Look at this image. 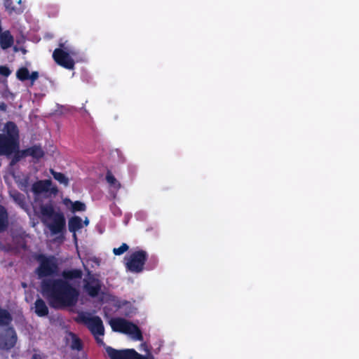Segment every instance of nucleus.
Instances as JSON below:
<instances>
[{"label":"nucleus","mask_w":359,"mask_h":359,"mask_svg":"<svg viewBox=\"0 0 359 359\" xmlns=\"http://www.w3.org/2000/svg\"><path fill=\"white\" fill-rule=\"evenodd\" d=\"M15 35L12 34L9 30L1 32L0 45H14Z\"/></svg>","instance_id":"2eb2a0df"},{"label":"nucleus","mask_w":359,"mask_h":359,"mask_svg":"<svg viewBox=\"0 0 359 359\" xmlns=\"http://www.w3.org/2000/svg\"><path fill=\"white\" fill-rule=\"evenodd\" d=\"M129 247L126 243H123L119 248H114L113 252L116 255H121L128 250Z\"/></svg>","instance_id":"a878e982"},{"label":"nucleus","mask_w":359,"mask_h":359,"mask_svg":"<svg viewBox=\"0 0 359 359\" xmlns=\"http://www.w3.org/2000/svg\"><path fill=\"white\" fill-rule=\"evenodd\" d=\"M39 77V74L37 72H33L30 75L29 74V79L34 82Z\"/></svg>","instance_id":"c85d7f7f"},{"label":"nucleus","mask_w":359,"mask_h":359,"mask_svg":"<svg viewBox=\"0 0 359 359\" xmlns=\"http://www.w3.org/2000/svg\"><path fill=\"white\" fill-rule=\"evenodd\" d=\"M83 224H84V225H85V226L88 225V224H89V220H88V219L87 217H86V218H85V220H84V222H83Z\"/></svg>","instance_id":"473e14b6"},{"label":"nucleus","mask_w":359,"mask_h":359,"mask_svg":"<svg viewBox=\"0 0 359 359\" xmlns=\"http://www.w3.org/2000/svg\"><path fill=\"white\" fill-rule=\"evenodd\" d=\"M109 324L115 332L128 334L134 340H142V334L139 327L124 318H112L110 320Z\"/></svg>","instance_id":"423d86ee"},{"label":"nucleus","mask_w":359,"mask_h":359,"mask_svg":"<svg viewBox=\"0 0 359 359\" xmlns=\"http://www.w3.org/2000/svg\"><path fill=\"white\" fill-rule=\"evenodd\" d=\"M27 187V180H25V182H20V188L22 191H26Z\"/></svg>","instance_id":"c756f323"},{"label":"nucleus","mask_w":359,"mask_h":359,"mask_svg":"<svg viewBox=\"0 0 359 359\" xmlns=\"http://www.w3.org/2000/svg\"><path fill=\"white\" fill-rule=\"evenodd\" d=\"M27 154L33 156L35 158H40L43 156V151L39 147H33L27 151Z\"/></svg>","instance_id":"4be33fe9"},{"label":"nucleus","mask_w":359,"mask_h":359,"mask_svg":"<svg viewBox=\"0 0 359 359\" xmlns=\"http://www.w3.org/2000/svg\"><path fill=\"white\" fill-rule=\"evenodd\" d=\"M36 259L39 266L35 272L39 278L55 276L58 273V262L55 257L39 255Z\"/></svg>","instance_id":"39448f33"},{"label":"nucleus","mask_w":359,"mask_h":359,"mask_svg":"<svg viewBox=\"0 0 359 359\" xmlns=\"http://www.w3.org/2000/svg\"><path fill=\"white\" fill-rule=\"evenodd\" d=\"M6 134H0V155H10L18 150V129L13 122L4 127Z\"/></svg>","instance_id":"7ed1b4c3"},{"label":"nucleus","mask_w":359,"mask_h":359,"mask_svg":"<svg viewBox=\"0 0 359 359\" xmlns=\"http://www.w3.org/2000/svg\"><path fill=\"white\" fill-rule=\"evenodd\" d=\"M32 359H41V358L40 355H39V354H34V355L32 356Z\"/></svg>","instance_id":"2f4dec72"},{"label":"nucleus","mask_w":359,"mask_h":359,"mask_svg":"<svg viewBox=\"0 0 359 359\" xmlns=\"http://www.w3.org/2000/svg\"><path fill=\"white\" fill-rule=\"evenodd\" d=\"M106 180L107 182L110 184L111 187L113 188L116 191L120 189V183L116 180V179L113 176V175L111 172H107Z\"/></svg>","instance_id":"aec40b11"},{"label":"nucleus","mask_w":359,"mask_h":359,"mask_svg":"<svg viewBox=\"0 0 359 359\" xmlns=\"http://www.w3.org/2000/svg\"><path fill=\"white\" fill-rule=\"evenodd\" d=\"M53 57L57 64L66 69H72L74 67V61L71 55L61 48L55 49Z\"/></svg>","instance_id":"1a4fd4ad"},{"label":"nucleus","mask_w":359,"mask_h":359,"mask_svg":"<svg viewBox=\"0 0 359 359\" xmlns=\"http://www.w3.org/2000/svg\"><path fill=\"white\" fill-rule=\"evenodd\" d=\"M0 109L1 111H6V105L4 103H0Z\"/></svg>","instance_id":"7c9ffc66"},{"label":"nucleus","mask_w":359,"mask_h":359,"mask_svg":"<svg viewBox=\"0 0 359 359\" xmlns=\"http://www.w3.org/2000/svg\"><path fill=\"white\" fill-rule=\"evenodd\" d=\"M17 341L15 332L12 328L6 330L4 334L0 335V348L10 349L14 346Z\"/></svg>","instance_id":"9d476101"},{"label":"nucleus","mask_w":359,"mask_h":359,"mask_svg":"<svg viewBox=\"0 0 359 359\" xmlns=\"http://www.w3.org/2000/svg\"><path fill=\"white\" fill-rule=\"evenodd\" d=\"M11 196L22 209H25V198L20 193L13 191L11 192Z\"/></svg>","instance_id":"a211bd4d"},{"label":"nucleus","mask_w":359,"mask_h":359,"mask_svg":"<svg viewBox=\"0 0 359 359\" xmlns=\"http://www.w3.org/2000/svg\"><path fill=\"white\" fill-rule=\"evenodd\" d=\"M10 74H11V71L7 67H5V66L0 67V74L3 75L4 76H8V75H10Z\"/></svg>","instance_id":"cd10ccee"},{"label":"nucleus","mask_w":359,"mask_h":359,"mask_svg":"<svg viewBox=\"0 0 359 359\" xmlns=\"http://www.w3.org/2000/svg\"><path fill=\"white\" fill-rule=\"evenodd\" d=\"M83 224L81 217L75 216L69 220V230L74 233V237L76 239L75 232L83 228Z\"/></svg>","instance_id":"4468645a"},{"label":"nucleus","mask_w":359,"mask_h":359,"mask_svg":"<svg viewBox=\"0 0 359 359\" xmlns=\"http://www.w3.org/2000/svg\"><path fill=\"white\" fill-rule=\"evenodd\" d=\"M35 312L39 316H46L48 313V309L46 303L41 299L35 302Z\"/></svg>","instance_id":"f3484780"},{"label":"nucleus","mask_w":359,"mask_h":359,"mask_svg":"<svg viewBox=\"0 0 359 359\" xmlns=\"http://www.w3.org/2000/svg\"><path fill=\"white\" fill-rule=\"evenodd\" d=\"M76 320L84 323L95 336L97 343L103 344L101 337L104 335V326L102 320L90 313L81 312L78 314Z\"/></svg>","instance_id":"20e7f679"},{"label":"nucleus","mask_w":359,"mask_h":359,"mask_svg":"<svg viewBox=\"0 0 359 359\" xmlns=\"http://www.w3.org/2000/svg\"><path fill=\"white\" fill-rule=\"evenodd\" d=\"M13 3L11 0H6V9L10 13H16V14H20L23 12V10L21 8H16L15 6H13Z\"/></svg>","instance_id":"b1692460"},{"label":"nucleus","mask_w":359,"mask_h":359,"mask_svg":"<svg viewBox=\"0 0 359 359\" xmlns=\"http://www.w3.org/2000/svg\"><path fill=\"white\" fill-rule=\"evenodd\" d=\"M67 344L73 350L79 351L82 348L81 340L72 332H67L65 335Z\"/></svg>","instance_id":"ddd939ff"},{"label":"nucleus","mask_w":359,"mask_h":359,"mask_svg":"<svg viewBox=\"0 0 359 359\" xmlns=\"http://www.w3.org/2000/svg\"><path fill=\"white\" fill-rule=\"evenodd\" d=\"M50 180H40L32 185V190L36 196L47 193L50 188Z\"/></svg>","instance_id":"f8f14e48"},{"label":"nucleus","mask_w":359,"mask_h":359,"mask_svg":"<svg viewBox=\"0 0 359 359\" xmlns=\"http://www.w3.org/2000/svg\"><path fill=\"white\" fill-rule=\"evenodd\" d=\"M2 47H3V48H7L8 46H2Z\"/></svg>","instance_id":"e433bc0d"},{"label":"nucleus","mask_w":359,"mask_h":359,"mask_svg":"<svg viewBox=\"0 0 359 359\" xmlns=\"http://www.w3.org/2000/svg\"><path fill=\"white\" fill-rule=\"evenodd\" d=\"M63 203L67 207L70 206L72 212L84 211L86 210V205L80 201L72 202L69 198H65Z\"/></svg>","instance_id":"dca6fc26"},{"label":"nucleus","mask_w":359,"mask_h":359,"mask_svg":"<svg viewBox=\"0 0 359 359\" xmlns=\"http://www.w3.org/2000/svg\"><path fill=\"white\" fill-rule=\"evenodd\" d=\"M41 219L52 234L60 233L65 229V218L60 212H55L52 205L46 204L40 208Z\"/></svg>","instance_id":"f03ea898"},{"label":"nucleus","mask_w":359,"mask_h":359,"mask_svg":"<svg viewBox=\"0 0 359 359\" xmlns=\"http://www.w3.org/2000/svg\"><path fill=\"white\" fill-rule=\"evenodd\" d=\"M50 172L53 175V177L58 181L60 184H64L65 186H67L69 184L68 178L62 173L57 172L54 171L53 170H50Z\"/></svg>","instance_id":"412c9836"},{"label":"nucleus","mask_w":359,"mask_h":359,"mask_svg":"<svg viewBox=\"0 0 359 359\" xmlns=\"http://www.w3.org/2000/svg\"><path fill=\"white\" fill-rule=\"evenodd\" d=\"M141 346L144 348V350H145L146 351H147V346L145 344H142Z\"/></svg>","instance_id":"72a5a7b5"},{"label":"nucleus","mask_w":359,"mask_h":359,"mask_svg":"<svg viewBox=\"0 0 359 359\" xmlns=\"http://www.w3.org/2000/svg\"><path fill=\"white\" fill-rule=\"evenodd\" d=\"M11 320L9 313L5 310H0V325H7Z\"/></svg>","instance_id":"5701e85b"},{"label":"nucleus","mask_w":359,"mask_h":359,"mask_svg":"<svg viewBox=\"0 0 359 359\" xmlns=\"http://www.w3.org/2000/svg\"><path fill=\"white\" fill-rule=\"evenodd\" d=\"M18 3H19V4H20V3H21V0H19V1H18Z\"/></svg>","instance_id":"4c0bfd02"},{"label":"nucleus","mask_w":359,"mask_h":359,"mask_svg":"<svg viewBox=\"0 0 359 359\" xmlns=\"http://www.w3.org/2000/svg\"><path fill=\"white\" fill-rule=\"evenodd\" d=\"M15 48V51H18V48H17V46H14Z\"/></svg>","instance_id":"f704fd0d"},{"label":"nucleus","mask_w":359,"mask_h":359,"mask_svg":"<svg viewBox=\"0 0 359 359\" xmlns=\"http://www.w3.org/2000/svg\"><path fill=\"white\" fill-rule=\"evenodd\" d=\"M58 45L62 46V45H65V43H62V42H60Z\"/></svg>","instance_id":"c9c22d12"},{"label":"nucleus","mask_w":359,"mask_h":359,"mask_svg":"<svg viewBox=\"0 0 359 359\" xmlns=\"http://www.w3.org/2000/svg\"><path fill=\"white\" fill-rule=\"evenodd\" d=\"M8 224V217L6 210L0 205V232L4 231Z\"/></svg>","instance_id":"6ab92c4d"},{"label":"nucleus","mask_w":359,"mask_h":359,"mask_svg":"<svg viewBox=\"0 0 359 359\" xmlns=\"http://www.w3.org/2000/svg\"><path fill=\"white\" fill-rule=\"evenodd\" d=\"M106 351L111 359H154L153 356H142L134 349L116 350L111 347H106Z\"/></svg>","instance_id":"6e6552de"},{"label":"nucleus","mask_w":359,"mask_h":359,"mask_svg":"<svg viewBox=\"0 0 359 359\" xmlns=\"http://www.w3.org/2000/svg\"><path fill=\"white\" fill-rule=\"evenodd\" d=\"M147 254L143 250H139L131 253L125 257L127 269L133 273H140L143 270L147 260Z\"/></svg>","instance_id":"0eeeda50"},{"label":"nucleus","mask_w":359,"mask_h":359,"mask_svg":"<svg viewBox=\"0 0 359 359\" xmlns=\"http://www.w3.org/2000/svg\"><path fill=\"white\" fill-rule=\"evenodd\" d=\"M101 287L100 283L94 277L90 276L85 280L84 289L91 297L96 296Z\"/></svg>","instance_id":"9b49d317"},{"label":"nucleus","mask_w":359,"mask_h":359,"mask_svg":"<svg viewBox=\"0 0 359 359\" xmlns=\"http://www.w3.org/2000/svg\"><path fill=\"white\" fill-rule=\"evenodd\" d=\"M65 279H44L41 284V293L50 306L62 309L74 306L79 296L78 290L72 287L67 279L81 278L79 270L65 271Z\"/></svg>","instance_id":"f257e3e1"},{"label":"nucleus","mask_w":359,"mask_h":359,"mask_svg":"<svg viewBox=\"0 0 359 359\" xmlns=\"http://www.w3.org/2000/svg\"><path fill=\"white\" fill-rule=\"evenodd\" d=\"M15 41L16 42V45H20L21 43H25V38L22 34H20L15 36Z\"/></svg>","instance_id":"bb28decb"},{"label":"nucleus","mask_w":359,"mask_h":359,"mask_svg":"<svg viewBox=\"0 0 359 359\" xmlns=\"http://www.w3.org/2000/svg\"><path fill=\"white\" fill-rule=\"evenodd\" d=\"M29 74L27 68H21L17 72V77L20 81H25L29 79Z\"/></svg>","instance_id":"393cba45"}]
</instances>
